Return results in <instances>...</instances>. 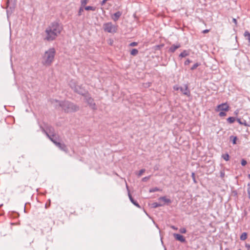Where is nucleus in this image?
Wrapping results in <instances>:
<instances>
[{
  "label": "nucleus",
  "mask_w": 250,
  "mask_h": 250,
  "mask_svg": "<svg viewBox=\"0 0 250 250\" xmlns=\"http://www.w3.org/2000/svg\"><path fill=\"white\" fill-rule=\"evenodd\" d=\"M63 29L62 25L58 21L51 22L45 29L44 40L51 42L55 40Z\"/></svg>",
  "instance_id": "obj_1"
},
{
  "label": "nucleus",
  "mask_w": 250,
  "mask_h": 250,
  "mask_svg": "<svg viewBox=\"0 0 250 250\" xmlns=\"http://www.w3.org/2000/svg\"><path fill=\"white\" fill-rule=\"evenodd\" d=\"M56 50L54 47L45 51L42 57V63L45 66H50L53 62L56 55Z\"/></svg>",
  "instance_id": "obj_2"
},
{
  "label": "nucleus",
  "mask_w": 250,
  "mask_h": 250,
  "mask_svg": "<svg viewBox=\"0 0 250 250\" xmlns=\"http://www.w3.org/2000/svg\"><path fill=\"white\" fill-rule=\"evenodd\" d=\"M51 104L53 107L62 108V109H76L75 105L72 103L67 101H60L56 99L50 101Z\"/></svg>",
  "instance_id": "obj_3"
},
{
  "label": "nucleus",
  "mask_w": 250,
  "mask_h": 250,
  "mask_svg": "<svg viewBox=\"0 0 250 250\" xmlns=\"http://www.w3.org/2000/svg\"><path fill=\"white\" fill-rule=\"evenodd\" d=\"M69 85L72 89H73L75 92L78 93L79 94L84 96L87 93V91L84 89L82 85H78L76 84L75 81L72 80L69 82Z\"/></svg>",
  "instance_id": "obj_4"
},
{
  "label": "nucleus",
  "mask_w": 250,
  "mask_h": 250,
  "mask_svg": "<svg viewBox=\"0 0 250 250\" xmlns=\"http://www.w3.org/2000/svg\"><path fill=\"white\" fill-rule=\"evenodd\" d=\"M173 89L176 91L180 90L183 95L188 97H189L190 96V92L187 84H184L182 86L175 85L173 87Z\"/></svg>",
  "instance_id": "obj_5"
},
{
  "label": "nucleus",
  "mask_w": 250,
  "mask_h": 250,
  "mask_svg": "<svg viewBox=\"0 0 250 250\" xmlns=\"http://www.w3.org/2000/svg\"><path fill=\"white\" fill-rule=\"evenodd\" d=\"M103 28L104 31L110 33H115L117 30V27L113 25L111 22L104 23L103 24Z\"/></svg>",
  "instance_id": "obj_6"
},
{
  "label": "nucleus",
  "mask_w": 250,
  "mask_h": 250,
  "mask_svg": "<svg viewBox=\"0 0 250 250\" xmlns=\"http://www.w3.org/2000/svg\"><path fill=\"white\" fill-rule=\"evenodd\" d=\"M42 131L44 133L47 137L55 144V143H59L58 141H59V138L58 136L55 134L54 137L49 135L48 132L45 130L44 128H42Z\"/></svg>",
  "instance_id": "obj_7"
},
{
  "label": "nucleus",
  "mask_w": 250,
  "mask_h": 250,
  "mask_svg": "<svg viewBox=\"0 0 250 250\" xmlns=\"http://www.w3.org/2000/svg\"><path fill=\"white\" fill-rule=\"evenodd\" d=\"M84 99L87 104L90 105L91 107H92L93 105H95L94 100L91 97H90L87 93L84 96Z\"/></svg>",
  "instance_id": "obj_8"
},
{
  "label": "nucleus",
  "mask_w": 250,
  "mask_h": 250,
  "mask_svg": "<svg viewBox=\"0 0 250 250\" xmlns=\"http://www.w3.org/2000/svg\"><path fill=\"white\" fill-rule=\"evenodd\" d=\"M55 145L62 151H63L65 152H68V149L67 148V146L64 143H62L60 142H59V143L55 142Z\"/></svg>",
  "instance_id": "obj_9"
},
{
  "label": "nucleus",
  "mask_w": 250,
  "mask_h": 250,
  "mask_svg": "<svg viewBox=\"0 0 250 250\" xmlns=\"http://www.w3.org/2000/svg\"><path fill=\"white\" fill-rule=\"evenodd\" d=\"M45 131H46L48 133L51 135L53 137L55 136L54 129L53 127L50 125H47L46 127V129H44Z\"/></svg>",
  "instance_id": "obj_10"
},
{
  "label": "nucleus",
  "mask_w": 250,
  "mask_h": 250,
  "mask_svg": "<svg viewBox=\"0 0 250 250\" xmlns=\"http://www.w3.org/2000/svg\"><path fill=\"white\" fill-rule=\"evenodd\" d=\"M126 187L128 190V197L129 198V199L130 200V201L131 202V203L134 205L135 206L137 207L138 208H140V205H139V204L137 203V201H135L133 198H132L131 195L130 194V192H129V191L128 190V186H127V185L126 184Z\"/></svg>",
  "instance_id": "obj_11"
},
{
  "label": "nucleus",
  "mask_w": 250,
  "mask_h": 250,
  "mask_svg": "<svg viewBox=\"0 0 250 250\" xmlns=\"http://www.w3.org/2000/svg\"><path fill=\"white\" fill-rule=\"evenodd\" d=\"M174 238L180 241L181 242H185L186 241V239L184 237V236L181 234H177V233H174L173 234Z\"/></svg>",
  "instance_id": "obj_12"
},
{
  "label": "nucleus",
  "mask_w": 250,
  "mask_h": 250,
  "mask_svg": "<svg viewBox=\"0 0 250 250\" xmlns=\"http://www.w3.org/2000/svg\"><path fill=\"white\" fill-rule=\"evenodd\" d=\"M122 12H120V11H118L117 12H116L115 13H114L112 16H111V18L112 19L115 21H117L120 18V17H121V16L122 15Z\"/></svg>",
  "instance_id": "obj_13"
},
{
  "label": "nucleus",
  "mask_w": 250,
  "mask_h": 250,
  "mask_svg": "<svg viewBox=\"0 0 250 250\" xmlns=\"http://www.w3.org/2000/svg\"><path fill=\"white\" fill-rule=\"evenodd\" d=\"M229 106L227 103L220 104L217 106V109H229Z\"/></svg>",
  "instance_id": "obj_14"
},
{
  "label": "nucleus",
  "mask_w": 250,
  "mask_h": 250,
  "mask_svg": "<svg viewBox=\"0 0 250 250\" xmlns=\"http://www.w3.org/2000/svg\"><path fill=\"white\" fill-rule=\"evenodd\" d=\"M158 200L163 201L164 205L165 204H168L171 203V201L169 199L167 198L166 196L160 197L158 199Z\"/></svg>",
  "instance_id": "obj_15"
},
{
  "label": "nucleus",
  "mask_w": 250,
  "mask_h": 250,
  "mask_svg": "<svg viewBox=\"0 0 250 250\" xmlns=\"http://www.w3.org/2000/svg\"><path fill=\"white\" fill-rule=\"evenodd\" d=\"M181 45L179 43L176 44H173L169 48V50L171 52H174L177 49L180 47Z\"/></svg>",
  "instance_id": "obj_16"
},
{
  "label": "nucleus",
  "mask_w": 250,
  "mask_h": 250,
  "mask_svg": "<svg viewBox=\"0 0 250 250\" xmlns=\"http://www.w3.org/2000/svg\"><path fill=\"white\" fill-rule=\"evenodd\" d=\"M163 206H164V204L159 203H157V202L153 203L152 204V207L154 208H158L159 207H162Z\"/></svg>",
  "instance_id": "obj_17"
},
{
  "label": "nucleus",
  "mask_w": 250,
  "mask_h": 250,
  "mask_svg": "<svg viewBox=\"0 0 250 250\" xmlns=\"http://www.w3.org/2000/svg\"><path fill=\"white\" fill-rule=\"evenodd\" d=\"M188 55V53L187 52V51L186 50H184L180 54L179 57H180L181 58H183V57H185Z\"/></svg>",
  "instance_id": "obj_18"
},
{
  "label": "nucleus",
  "mask_w": 250,
  "mask_h": 250,
  "mask_svg": "<svg viewBox=\"0 0 250 250\" xmlns=\"http://www.w3.org/2000/svg\"><path fill=\"white\" fill-rule=\"evenodd\" d=\"M244 36L247 38V39L249 41V43H250V33L248 31H246L244 33Z\"/></svg>",
  "instance_id": "obj_19"
},
{
  "label": "nucleus",
  "mask_w": 250,
  "mask_h": 250,
  "mask_svg": "<svg viewBox=\"0 0 250 250\" xmlns=\"http://www.w3.org/2000/svg\"><path fill=\"white\" fill-rule=\"evenodd\" d=\"M247 238V233L246 232H243L240 236V239L241 240H245Z\"/></svg>",
  "instance_id": "obj_20"
},
{
  "label": "nucleus",
  "mask_w": 250,
  "mask_h": 250,
  "mask_svg": "<svg viewBox=\"0 0 250 250\" xmlns=\"http://www.w3.org/2000/svg\"><path fill=\"white\" fill-rule=\"evenodd\" d=\"M84 9L86 10L95 11L96 10V7L91 6H87L84 7Z\"/></svg>",
  "instance_id": "obj_21"
},
{
  "label": "nucleus",
  "mask_w": 250,
  "mask_h": 250,
  "mask_svg": "<svg viewBox=\"0 0 250 250\" xmlns=\"http://www.w3.org/2000/svg\"><path fill=\"white\" fill-rule=\"evenodd\" d=\"M138 53V50L137 49H133L130 52L131 55L135 56Z\"/></svg>",
  "instance_id": "obj_22"
},
{
  "label": "nucleus",
  "mask_w": 250,
  "mask_h": 250,
  "mask_svg": "<svg viewBox=\"0 0 250 250\" xmlns=\"http://www.w3.org/2000/svg\"><path fill=\"white\" fill-rule=\"evenodd\" d=\"M160 190V189L159 188L155 187V188H150L149 190V192L151 193V192H154L156 191H158Z\"/></svg>",
  "instance_id": "obj_23"
},
{
  "label": "nucleus",
  "mask_w": 250,
  "mask_h": 250,
  "mask_svg": "<svg viewBox=\"0 0 250 250\" xmlns=\"http://www.w3.org/2000/svg\"><path fill=\"white\" fill-rule=\"evenodd\" d=\"M227 121L229 123L231 124L234 122L235 119L234 117H230L227 119Z\"/></svg>",
  "instance_id": "obj_24"
},
{
  "label": "nucleus",
  "mask_w": 250,
  "mask_h": 250,
  "mask_svg": "<svg viewBox=\"0 0 250 250\" xmlns=\"http://www.w3.org/2000/svg\"><path fill=\"white\" fill-rule=\"evenodd\" d=\"M222 158L226 161H228L229 160V155L228 153L223 154L222 156Z\"/></svg>",
  "instance_id": "obj_25"
},
{
  "label": "nucleus",
  "mask_w": 250,
  "mask_h": 250,
  "mask_svg": "<svg viewBox=\"0 0 250 250\" xmlns=\"http://www.w3.org/2000/svg\"><path fill=\"white\" fill-rule=\"evenodd\" d=\"M88 0H81V6H84L87 3Z\"/></svg>",
  "instance_id": "obj_26"
},
{
  "label": "nucleus",
  "mask_w": 250,
  "mask_h": 250,
  "mask_svg": "<svg viewBox=\"0 0 250 250\" xmlns=\"http://www.w3.org/2000/svg\"><path fill=\"white\" fill-rule=\"evenodd\" d=\"M230 139L232 138V143H233V144H236V140H237V137H233V136H231L230 137Z\"/></svg>",
  "instance_id": "obj_27"
},
{
  "label": "nucleus",
  "mask_w": 250,
  "mask_h": 250,
  "mask_svg": "<svg viewBox=\"0 0 250 250\" xmlns=\"http://www.w3.org/2000/svg\"><path fill=\"white\" fill-rule=\"evenodd\" d=\"M83 11V7L81 6L78 11V16H81L82 15V12Z\"/></svg>",
  "instance_id": "obj_28"
},
{
  "label": "nucleus",
  "mask_w": 250,
  "mask_h": 250,
  "mask_svg": "<svg viewBox=\"0 0 250 250\" xmlns=\"http://www.w3.org/2000/svg\"><path fill=\"white\" fill-rule=\"evenodd\" d=\"M200 65V64L199 63H195L191 67V70H194L195 69H196L199 65Z\"/></svg>",
  "instance_id": "obj_29"
},
{
  "label": "nucleus",
  "mask_w": 250,
  "mask_h": 250,
  "mask_svg": "<svg viewBox=\"0 0 250 250\" xmlns=\"http://www.w3.org/2000/svg\"><path fill=\"white\" fill-rule=\"evenodd\" d=\"M179 231L181 233H185L187 231V230L186 228H182L180 229Z\"/></svg>",
  "instance_id": "obj_30"
},
{
  "label": "nucleus",
  "mask_w": 250,
  "mask_h": 250,
  "mask_svg": "<svg viewBox=\"0 0 250 250\" xmlns=\"http://www.w3.org/2000/svg\"><path fill=\"white\" fill-rule=\"evenodd\" d=\"M247 162V161L244 160V159H242V161H241V165L243 166H245V165H246Z\"/></svg>",
  "instance_id": "obj_31"
},
{
  "label": "nucleus",
  "mask_w": 250,
  "mask_h": 250,
  "mask_svg": "<svg viewBox=\"0 0 250 250\" xmlns=\"http://www.w3.org/2000/svg\"><path fill=\"white\" fill-rule=\"evenodd\" d=\"M191 176H192V179H193V182L196 183V179H195V174L194 172H192V174H191Z\"/></svg>",
  "instance_id": "obj_32"
},
{
  "label": "nucleus",
  "mask_w": 250,
  "mask_h": 250,
  "mask_svg": "<svg viewBox=\"0 0 250 250\" xmlns=\"http://www.w3.org/2000/svg\"><path fill=\"white\" fill-rule=\"evenodd\" d=\"M150 178V176H147V177H144L143 179H142V181L143 182H146Z\"/></svg>",
  "instance_id": "obj_33"
},
{
  "label": "nucleus",
  "mask_w": 250,
  "mask_h": 250,
  "mask_svg": "<svg viewBox=\"0 0 250 250\" xmlns=\"http://www.w3.org/2000/svg\"><path fill=\"white\" fill-rule=\"evenodd\" d=\"M145 171V169H142L139 171V176L142 175V174Z\"/></svg>",
  "instance_id": "obj_34"
},
{
  "label": "nucleus",
  "mask_w": 250,
  "mask_h": 250,
  "mask_svg": "<svg viewBox=\"0 0 250 250\" xmlns=\"http://www.w3.org/2000/svg\"><path fill=\"white\" fill-rule=\"evenodd\" d=\"M137 45V43L136 42H132L130 43L129 44V45L130 46H136Z\"/></svg>",
  "instance_id": "obj_35"
},
{
  "label": "nucleus",
  "mask_w": 250,
  "mask_h": 250,
  "mask_svg": "<svg viewBox=\"0 0 250 250\" xmlns=\"http://www.w3.org/2000/svg\"><path fill=\"white\" fill-rule=\"evenodd\" d=\"M220 116H224L226 115V112L225 111H222L219 113Z\"/></svg>",
  "instance_id": "obj_36"
},
{
  "label": "nucleus",
  "mask_w": 250,
  "mask_h": 250,
  "mask_svg": "<svg viewBox=\"0 0 250 250\" xmlns=\"http://www.w3.org/2000/svg\"><path fill=\"white\" fill-rule=\"evenodd\" d=\"M190 61L188 59L185 62V65H187L189 64Z\"/></svg>",
  "instance_id": "obj_37"
},
{
  "label": "nucleus",
  "mask_w": 250,
  "mask_h": 250,
  "mask_svg": "<svg viewBox=\"0 0 250 250\" xmlns=\"http://www.w3.org/2000/svg\"><path fill=\"white\" fill-rule=\"evenodd\" d=\"M232 21H233V22L235 23V25H237V20H236V19L233 18V19H232Z\"/></svg>",
  "instance_id": "obj_38"
},
{
  "label": "nucleus",
  "mask_w": 250,
  "mask_h": 250,
  "mask_svg": "<svg viewBox=\"0 0 250 250\" xmlns=\"http://www.w3.org/2000/svg\"><path fill=\"white\" fill-rule=\"evenodd\" d=\"M246 247L247 248L248 250L250 249V245L249 244H246Z\"/></svg>",
  "instance_id": "obj_39"
},
{
  "label": "nucleus",
  "mask_w": 250,
  "mask_h": 250,
  "mask_svg": "<svg viewBox=\"0 0 250 250\" xmlns=\"http://www.w3.org/2000/svg\"><path fill=\"white\" fill-rule=\"evenodd\" d=\"M208 32H209V30H208V29H205L203 31V33L204 34L208 33Z\"/></svg>",
  "instance_id": "obj_40"
},
{
  "label": "nucleus",
  "mask_w": 250,
  "mask_h": 250,
  "mask_svg": "<svg viewBox=\"0 0 250 250\" xmlns=\"http://www.w3.org/2000/svg\"><path fill=\"white\" fill-rule=\"evenodd\" d=\"M107 0H103L102 2H101V5H103L106 1Z\"/></svg>",
  "instance_id": "obj_41"
},
{
  "label": "nucleus",
  "mask_w": 250,
  "mask_h": 250,
  "mask_svg": "<svg viewBox=\"0 0 250 250\" xmlns=\"http://www.w3.org/2000/svg\"><path fill=\"white\" fill-rule=\"evenodd\" d=\"M248 194H249V197L250 199V188L248 189Z\"/></svg>",
  "instance_id": "obj_42"
},
{
  "label": "nucleus",
  "mask_w": 250,
  "mask_h": 250,
  "mask_svg": "<svg viewBox=\"0 0 250 250\" xmlns=\"http://www.w3.org/2000/svg\"><path fill=\"white\" fill-rule=\"evenodd\" d=\"M171 228L172 229H174V230H177V228H176V227H175V226H172L171 227Z\"/></svg>",
  "instance_id": "obj_43"
},
{
  "label": "nucleus",
  "mask_w": 250,
  "mask_h": 250,
  "mask_svg": "<svg viewBox=\"0 0 250 250\" xmlns=\"http://www.w3.org/2000/svg\"><path fill=\"white\" fill-rule=\"evenodd\" d=\"M224 175H225V173L224 172H221V176L222 177H224Z\"/></svg>",
  "instance_id": "obj_44"
},
{
  "label": "nucleus",
  "mask_w": 250,
  "mask_h": 250,
  "mask_svg": "<svg viewBox=\"0 0 250 250\" xmlns=\"http://www.w3.org/2000/svg\"><path fill=\"white\" fill-rule=\"evenodd\" d=\"M237 121L239 122V124H242V122H241V120L240 119H237Z\"/></svg>",
  "instance_id": "obj_45"
},
{
  "label": "nucleus",
  "mask_w": 250,
  "mask_h": 250,
  "mask_svg": "<svg viewBox=\"0 0 250 250\" xmlns=\"http://www.w3.org/2000/svg\"><path fill=\"white\" fill-rule=\"evenodd\" d=\"M248 177L250 179V174L249 175Z\"/></svg>",
  "instance_id": "obj_46"
},
{
  "label": "nucleus",
  "mask_w": 250,
  "mask_h": 250,
  "mask_svg": "<svg viewBox=\"0 0 250 250\" xmlns=\"http://www.w3.org/2000/svg\"><path fill=\"white\" fill-rule=\"evenodd\" d=\"M7 15L8 16V11H7Z\"/></svg>",
  "instance_id": "obj_47"
},
{
  "label": "nucleus",
  "mask_w": 250,
  "mask_h": 250,
  "mask_svg": "<svg viewBox=\"0 0 250 250\" xmlns=\"http://www.w3.org/2000/svg\"><path fill=\"white\" fill-rule=\"evenodd\" d=\"M241 250L239 249V250Z\"/></svg>",
  "instance_id": "obj_48"
},
{
  "label": "nucleus",
  "mask_w": 250,
  "mask_h": 250,
  "mask_svg": "<svg viewBox=\"0 0 250 250\" xmlns=\"http://www.w3.org/2000/svg\"><path fill=\"white\" fill-rule=\"evenodd\" d=\"M9 1V0H8V2Z\"/></svg>",
  "instance_id": "obj_49"
}]
</instances>
